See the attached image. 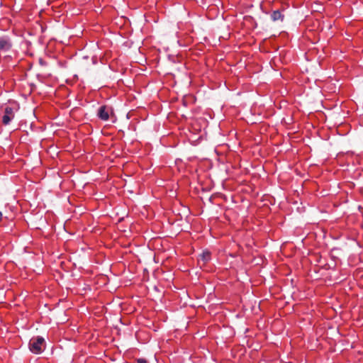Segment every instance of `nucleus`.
Returning a JSON list of instances; mask_svg holds the SVG:
<instances>
[{
  "instance_id": "nucleus-1",
  "label": "nucleus",
  "mask_w": 363,
  "mask_h": 363,
  "mask_svg": "<svg viewBox=\"0 0 363 363\" xmlns=\"http://www.w3.org/2000/svg\"><path fill=\"white\" fill-rule=\"evenodd\" d=\"M45 346V339L43 337H33L30 340L29 349L33 354H41L44 351Z\"/></svg>"
},
{
  "instance_id": "nucleus-2",
  "label": "nucleus",
  "mask_w": 363,
  "mask_h": 363,
  "mask_svg": "<svg viewBox=\"0 0 363 363\" xmlns=\"http://www.w3.org/2000/svg\"><path fill=\"white\" fill-rule=\"evenodd\" d=\"M18 110L17 104L13 106H6L4 108V113L2 116V123L8 125L15 117L16 112Z\"/></svg>"
},
{
  "instance_id": "nucleus-3",
  "label": "nucleus",
  "mask_w": 363,
  "mask_h": 363,
  "mask_svg": "<svg viewBox=\"0 0 363 363\" xmlns=\"http://www.w3.org/2000/svg\"><path fill=\"white\" fill-rule=\"evenodd\" d=\"M13 46L11 38L9 35L0 36V52H8Z\"/></svg>"
},
{
  "instance_id": "nucleus-4",
  "label": "nucleus",
  "mask_w": 363,
  "mask_h": 363,
  "mask_svg": "<svg viewBox=\"0 0 363 363\" xmlns=\"http://www.w3.org/2000/svg\"><path fill=\"white\" fill-rule=\"evenodd\" d=\"M97 116L99 118L104 121L109 119V113L106 106H101L99 108Z\"/></svg>"
},
{
  "instance_id": "nucleus-5",
  "label": "nucleus",
  "mask_w": 363,
  "mask_h": 363,
  "mask_svg": "<svg viewBox=\"0 0 363 363\" xmlns=\"http://www.w3.org/2000/svg\"><path fill=\"white\" fill-rule=\"evenodd\" d=\"M272 21H283L284 16L281 13L279 10L274 11L270 15Z\"/></svg>"
},
{
  "instance_id": "nucleus-6",
  "label": "nucleus",
  "mask_w": 363,
  "mask_h": 363,
  "mask_svg": "<svg viewBox=\"0 0 363 363\" xmlns=\"http://www.w3.org/2000/svg\"><path fill=\"white\" fill-rule=\"evenodd\" d=\"M201 259L204 262H208V260H210V259H211V253H210V252H208V251L203 252V253L201 255Z\"/></svg>"
},
{
  "instance_id": "nucleus-7",
  "label": "nucleus",
  "mask_w": 363,
  "mask_h": 363,
  "mask_svg": "<svg viewBox=\"0 0 363 363\" xmlns=\"http://www.w3.org/2000/svg\"><path fill=\"white\" fill-rule=\"evenodd\" d=\"M138 363H147V361L144 359H138Z\"/></svg>"
},
{
  "instance_id": "nucleus-8",
  "label": "nucleus",
  "mask_w": 363,
  "mask_h": 363,
  "mask_svg": "<svg viewBox=\"0 0 363 363\" xmlns=\"http://www.w3.org/2000/svg\"><path fill=\"white\" fill-rule=\"evenodd\" d=\"M3 213L0 211V221L2 220Z\"/></svg>"
}]
</instances>
